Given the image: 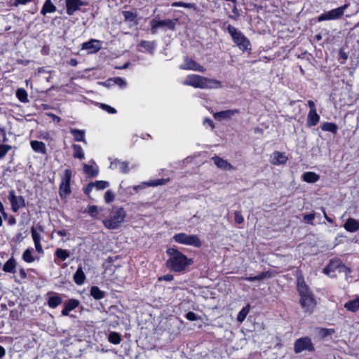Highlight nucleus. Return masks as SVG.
<instances>
[{
  "label": "nucleus",
  "mask_w": 359,
  "mask_h": 359,
  "mask_svg": "<svg viewBox=\"0 0 359 359\" xmlns=\"http://www.w3.org/2000/svg\"><path fill=\"white\" fill-rule=\"evenodd\" d=\"M79 305V301L75 299H71L65 303V307L62 311V315L67 316L69 312L75 309Z\"/></svg>",
  "instance_id": "21"
},
{
  "label": "nucleus",
  "mask_w": 359,
  "mask_h": 359,
  "mask_svg": "<svg viewBox=\"0 0 359 359\" xmlns=\"http://www.w3.org/2000/svg\"><path fill=\"white\" fill-rule=\"evenodd\" d=\"M173 279V276L171 274H166L165 276L159 277V280L171 281Z\"/></svg>",
  "instance_id": "55"
},
{
  "label": "nucleus",
  "mask_w": 359,
  "mask_h": 359,
  "mask_svg": "<svg viewBox=\"0 0 359 359\" xmlns=\"http://www.w3.org/2000/svg\"><path fill=\"white\" fill-rule=\"evenodd\" d=\"M143 47L144 48H146V50H148L149 53H153L154 46H143Z\"/></svg>",
  "instance_id": "64"
},
{
  "label": "nucleus",
  "mask_w": 359,
  "mask_h": 359,
  "mask_svg": "<svg viewBox=\"0 0 359 359\" xmlns=\"http://www.w3.org/2000/svg\"><path fill=\"white\" fill-rule=\"evenodd\" d=\"M100 107L101 109H102L103 110H104L105 111H107L109 114H113L116 113V110L114 107H112L108 104H100Z\"/></svg>",
  "instance_id": "48"
},
{
  "label": "nucleus",
  "mask_w": 359,
  "mask_h": 359,
  "mask_svg": "<svg viewBox=\"0 0 359 359\" xmlns=\"http://www.w3.org/2000/svg\"><path fill=\"white\" fill-rule=\"evenodd\" d=\"M239 113V110L234 109H228L219 112H216L213 114L214 118L219 121H222L223 120H228L231 118L233 116L237 115Z\"/></svg>",
  "instance_id": "15"
},
{
  "label": "nucleus",
  "mask_w": 359,
  "mask_h": 359,
  "mask_svg": "<svg viewBox=\"0 0 359 359\" xmlns=\"http://www.w3.org/2000/svg\"><path fill=\"white\" fill-rule=\"evenodd\" d=\"M297 290L302 306L306 311L311 312L316 306V301L302 278L299 277L297 279Z\"/></svg>",
  "instance_id": "3"
},
{
  "label": "nucleus",
  "mask_w": 359,
  "mask_h": 359,
  "mask_svg": "<svg viewBox=\"0 0 359 359\" xmlns=\"http://www.w3.org/2000/svg\"><path fill=\"white\" fill-rule=\"evenodd\" d=\"M11 147L9 146L1 145V156L5 154Z\"/></svg>",
  "instance_id": "57"
},
{
  "label": "nucleus",
  "mask_w": 359,
  "mask_h": 359,
  "mask_svg": "<svg viewBox=\"0 0 359 359\" xmlns=\"http://www.w3.org/2000/svg\"><path fill=\"white\" fill-rule=\"evenodd\" d=\"M72 172L70 170H65L61 178L59 194L62 198H67L71 194L70 180Z\"/></svg>",
  "instance_id": "8"
},
{
  "label": "nucleus",
  "mask_w": 359,
  "mask_h": 359,
  "mask_svg": "<svg viewBox=\"0 0 359 359\" xmlns=\"http://www.w3.org/2000/svg\"><path fill=\"white\" fill-rule=\"evenodd\" d=\"M57 234L60 236H67V231L65 230H59L57 231Z\"/></svg>",
  "instance_id": "60"
},
{
  "label": "nucleus",
  "mask_w": 359,
  "mask_h": 359,
  "mask_svg": "<svg viewBox=\"0 0 359 359\" xmlns=\"http://www.w3.org/2000/svg\"><path fill=\"white\" fill-rule=\"evenodd\" d=\"M180 68L184 69H190L194 71L203 72V67L195 62L191 59L186 57L184 62L180 65Z\"/></svg>",
  "instance_id": "20"
},
{
  "label": "nucleus",
  "mask_w": 359,
  "mask_h": 359,
  "mask_svg": "<svg viewBox=\"0 0 359 359\" xmlns=\"http://www.w3.org/2000/svg\"><path fill=\"white\" fill-rule=\"evenodd\" d=\"M173 241L179 244L201 248L202 241L196 234H188L186 233H176L172 237Z\"/></svg>",
  "instance_id": "6"
},
{
  "label": "nucleus",
  "mask_w": 359,
  "mask_h": 359,
  "mask_svg": "<svg viewBox=\"0 0 359 359\" xmlns=\"http://www.w3.org/2000/svg\"><path fill=\"white\" fill-rule=\"evenodd\" d=\"M16 97L22 103H27L29 102L27 93L23 88H18L16 90Z\"/></svg>",
  "instance_id": "38"
},
{
  "label": "nucleus",
  "mask_w": 359,
  "mask_h": 359,
  "mask_svg": "<svg viewBox=\"0 0 359 359\" xmlns=\"http://www.w3.org/2000/svg\"><path fill=\"white\" fill-rule=\"evenodd\" d=\"M184 85L190 86L196 88L217 89L222 87L219 81L208 79L196 74L188 76L182 82Z\"/></svg>",
  "instance_id": "2"
},
{
  "label": "nucleus",
  "mask_w": 359,
  "mask_h": 359,
  "mask_svg": "<svg viewBox=\"0 0 359 359\" xmlns=\"http://www.w3.org/2000/svg\"><path fill=\"white\" fill-rule=\"evenodd\" d=\"M177 20L164 19L161 20L158 16L154 18L150 21L151 30L153 34L158 31L166 32L168 30H175Z\"/></svg>",
  "instance_id": "5"
},
{
  "label": "nucleus",
  "mask_w": 359,
  "mask_h": 359,
  "mask_svg": "<svg viewBox=\"0 0 359 359\" xmlns=\"http://www.w3.org/2000/svg\"><path fill=\"white\" fill-rule=\"evenodd\" d=\"M62 302V299L60 294L52 293L48 300V305L50 308L55 309Z\"/></svg>",
  "instance_id": "23"
},
{
  "label": "nucleus",
  "mask_w": 359,
  "mask_h": 359,
  "mask_svg": "<svg viewBox=\"0 0 359 359\" xmlns=\"http://www.w3.org/2000/svg\"><path fill=\"white\" fill-rule=\"evenodd\" d=\"M100 50L97 46H81L78 53L82 56L90 53H97Z\"/></svg>",
  "instance_id": "34"
},
{
  "label": "nucleus",
  "mask_w": 359,
  "mask_h": 359,
  "mask_svg": "<svg viewBox=\"0 0 359 359\" xmlns=\"http://www.w3.org/2000/svg\"><path fill=\"white\" fill-rule=\"evenodd\" d=\"M193 4H189V3H184V2H181V1H176V2H173L172 4V7H185V8H191L193 7Z\"/></svg>",
  "instance_id": "49"
},
{
  "label": "nucleus",
  "mask_w": 359,
  "mask_h": 359,
  "mask_svg": "<svg viewBox=\"0 0 359 359\" xmlns=\"http://www.w3.org/2000/svg\"><path fill=\"white\" fill-rule=\"evenodd\" d=\"M314 346L309 337H303L297 339L294 344V351L301 353L304 351H313Z\"/></svg>",
  "instance_id": "11"
},
{
  "label": "nucleus",
  "mask_w": 359,
  "mask_h": 359,
  "mask_svg": "<svg viewBox=\"0 0 359 359\" xmlns=\"http://www.w3.org/2000/svg\"><path fill=\"white\" fill-rule=\"evenodd\" d=\"M67 13L69 15H73L76 11H79L82 6L86 5V3L82 0H65Z\"/></svg>",
  "instance_id": "14"
},
{
  "label": "nucleus",
  "mask_w": 359,
  "mask_h": 359,
  "mask_svg": "<svg viewBox=\"0 0 359 359\" xmlns=\"http://www.w3.org/2000/svg\"><path fill=\"white\" fill-rule=\"evenodd\" d=\"M321 129L323 131H329L335 134L338 130V126L334 123L325 122L322 124Z\"/></svg>",
  "instance_id": "35"
},
{
  "label": "nucleus",
  "mask_w": 359,
  "mask_h": 359,
  "mask_svg": "<svg viewBox=\"0 0 359 359\" xmlns=\"http://www.w3.org/2000/svg\"><path fill=\"white\" fill-rule=\"evenodd\" d=\"M86 279L85 273L81 267H79L74 275V280L78 285L83 284Z\"/></svg>",
  "instance_id": "29"
},
{
  "label": "nucleus",
  "mask_w": 359,
  "mask_h": 359,
  "mask_svg": "<svg viewBox=\"0 0 359 359\" xmlns=\"http://www.w3.org/2000/svg\"><path fill=\"white\" fill-rule=\"evenodd\" d=\"M203 124L204 125H208L209 126L211 127V128H214V124H213V122L212 121L211 119L208 118H205L203 121Z\"/></svg>",
  "instance_id": "56"
},
{
  "label": "nucleus",
  "mask_w": 359,
  "mask_h": 359,
  "mask_svg": "<svg viewBox=\"0 0 359 359\" xmlns=\"http://www.w3.org/2000/svg\"><path fill=\"white\" fill-rule=\"evenodd\" d=\"M109 168L111 170H118L123 173H127L129 171L128 163L121 161L118 159H114L111 161Z\"/></svg>",
  "instance_id": "19"
},
{
  "label": "nucleus",
  "mask_w": 359,
  "mask_h": 359,
  "mask_svg": "<svg viewBox=\"0 0 359 359\" xmlns=\"http://www.w3.org/2000/svg\"><path fill=\"white\" fill-rule=\"evenodd\" d=\"M108 339L110 343L115 345L119 344L121 341L120 334L116 332H110L108 337Z\"/></svg>",
  "instance_id": "43"
},
{
  "label": "nucleus",
  "mask_w": 359,
  "mask_h": 359,
  "mask_svg": "<svg viewBox=\"0 0 359 359\" xmlns=\"http://www.w3.org/2000/svg\"><path fill=\"white\" fill-rule=\"evenodd\" d=\"M168 255L166 265L168 269L175 272H180L193 264V260L179 250L170 248L166 251Z\"/></svg>",
  "instance_id": "1"
},
{
  "label": "nucleus",
  "mask_w": 359,
  "mask_h": 359,
  "mask_svg": "<svg viewBox=\"0 0 359 359\" xmlns=\"http://www.w3.org/2000/svg\"><path fill=\"white\" fill-rule=\"evenodd\" d=\"M34 250L32 248H27L22 254V258L27 263H32L34 262L35 258L33 255Z\"/></svg>",
  "instance_id": "32"
},
{
  "label": "nucleus",
  "mask_w": 359,
  "mask_h": 359,
  "mask_svg": "<svg viewBox=\"0 0 359 359\" xmlns=\"http://www.w3.org/2000/svg\"><path fill=\"white\" fill-rule=\"evenodd\" d=\"M314 219H315V215L313 213L306 214V215H304V220L310 224H313V221Z\"/></svg>",
  "instance_id": "52"
},
{
  "label": "nucleus",
  "mask_w": 359,
  "mask_h": 359,
  "mask_svg": "<svg viewBox=\"0 0 359 359\" xmlns=\"http://www.w3.org/2000/svg\"><path fill=\"white\" fill-rule=\"evenodd\" d=\"M91 296L97 300L101 299L104 297V292L100 290L98 287L93 286L90 289Z\"/></svg>",
  "instance_id": "40"
},
{
  "label": "nucleus",
  "mask_w": 359,
  "mask_h": 359,
  "mask_svg": "<svg viewBox=\"0 0 359 359\" xmlns=\"http://www.w3.org/2000/svg\"><path fill=\"white\" fill-rule=\"evenodd\" d=\"M323 214H324V217H325V218L326 219V220H327L328 222H330V223H333V220H332V219H331L330 217H329L327 215V214H326V212H325V211L324 210H323Z\"/></svg>",
  "instance_id": "62"
},
{
  "label": "nucleus",
  "mask_w": 359,
  "mask_h": 359,
  "mask_svg": "<svg viewBox=\"0 0 359 359\" xmlns=\"http://www.w3.org/2000/svg\"><path fill=\"white\" fill-rule=\"evenodd\" d=\"M227 29L236 45H248L250 43L243 33L236 27L229 25Z\"/></svg>",
  "instance_id": "10"
},
{
  "label": "nucleus",
  "mask_w": 359,
  "mask_h": 359,
  "mask_svg": "<svg viewBox=\"0 0 359 359\" xmlns=\"http://www.w3.org/2000/svg\"><path fill=\"white\" fill-rule=\"evenodd\" d=\"M340 56L344 60H346L347 59V57H348L346 53L345 52H344L342 50L340 51Z\"/></svg>",
  "instance_id": "63"
},
{
  "label": "nucleus",
  "mask_w": 359,
  "mask_h": 359,
  "mask_svg": "<svg viewBox=\"0 0 359 359\" xmlns=\"http://www.w3.org/2000/svg\"><path fill=\"white\" fill-rule=\"evenodd\" d=\"M214 164L219 169L223 170H233V166L227 161L219 156H214L212 158Z\"/></svg>",
  "instance_id": "17"
},
{
  "label": "nucleus",
  "mask_w": 359,
  "mask_h": 359,
  "mask_svg": "<svg viewBox=\"0 0 359 359\" xmlns=\"http://www.w3.org/2000/svg\"><path fill=\"white\" fill-rule=\"evenodd\" d=\"M126 217V212L123 208L114 209L107 219L102 220L103 225L108 229L114 230L121 227Z\"/></svg>",
  "instance_id": "4"
},
{
  "label": "nucleus",
  "mask_w": 359,
  "mask_h": 359,
  "mask_svg": "<svg viewBox=\"0 0 359 359\" xmlns=\"http://www.w3.org/2000/svg\"><path fill=\"white\" fill-rule=\"evenodd\" d=\"M55 255L61 261H65L69 257L68 251L67 250H63L61 248H58L56 250Z\"/></svg>",
  "instance_id": "44"
},
{
  "label": "nucleus",
  "mask_w": 359,
  "mask_h": 359,
  "mask_svg": "<svg viewBox=\"0 0 359 359\" xmlns=\"http://www.w3.org/2000/svg\"><path fill=\"white\" fill-rule=\"evenodd\" d=\"M114 199V194L111 191H107L104 194V200L106 203H111Z\"/></svg>",
  "instance_id": "51"
},
{
  "label": "nucleus",
  "mask_w": 359,
  "mask_h": 359,
  "mask_svg": "<svg viewBox=\"0 0 359 359\" xmlns=\"http://www.w3.org/2000/svg\"><path fill=\"white\" fill-rule=\"evenodd\" d=\"M48 116H50L53 118V120L56 121L57 122H59L60 121V118L53 114H48Z\"/></svg>",
  "instance_id": "61"
},
{
  "label": "nucleus",
  "mask_w": 359,
  "mask_h": 359,
  "mask_svg": "<svg viewBox=\"0 0 359 359\" xmlns=\"http://www.w3.org/2000/svg\"><path fill=\"white\" fill-rule=\"evenodd\" d=\"M323 272L330 276H335V273H344L347 277L348 274L351 272V269L343 264L339 260H332L328 266L324 269Z\"/></svg>",
  "instance_id": "7"
},
{
  "label": "nucleus",
  "mask_w": 359,
  "mask_h": 359,
  "mask_svg": "<svg viewBox=\"0 0 359 359\" xmlns=\"http://www.w3.org/2000/svg\"><path fill=\"white\" fill-rule=\"evenodd\" d=\"M9 200L14 212H17L19 209L25 206L24 198L20 196H15L13 191L10 193Z\"/></svg>",
  "instance_id": "18"
},
{
  "label": "nucleus",
  "mask_w": 359,
  "mask_h": 359,
  "mask_svg": "<svg viewBox=\"0 0 359 359\" xmlns=\"http://www.w3.org/2000/svg\"><path fill=\"white\" fill-rule=\"evenodd\" d=\"M250 310V304H248L245 307H243L237 316V321L239 322L240 323H243L245 319L246 316H248V314L249 313Z\"/></svg>",
  "instance_id": "37"
},
{
  "label": "nucleus",
  "mask_w": 359,
  "mask_h": 359,
  "mask_svg": "<svg viewBox=\"0 0 359 359\" xmlns=\"http://www.w3.org/2000/svg\"><path fill=\"white\" fill-rule=\"evenodd\" d=\"M83 171L86 174L91 177L97 176L99 172L97 168L86 163L83 164Z\"/></svg>",
  "instance_id": "36"
},
{
  "label": "nucleus",
  "mask_w": 359,
  "mask_h": 359,
  "mask_svg": "<svg viewBox=\"0 0 359 359\" xmlns=\"http://www.w3.org/2000/svg\"><path fill=\"white\" fill-rule=\"evenodd\" d=\"M308 105L310 107V110L309 111L316 110V105H315V103H314L313 101L309 100L308 101Z\"/></svg>",
  "instance_id": "59"
},
{
  "label": "nucleus",
  "mask_w": 359,
  "mask_h": 359,
  "mask_svg": "<svg viewBox=\"0 0 359 359\" xmlns=\"http://www.w3.org/2000/svg\"><path fill=\"white\" fill-rule=\"evenodd\" d=\"M288 156L285 152L274 151L269 156V162L273 165H284L288 161Z\"/></svg>",
  "instance_id": "12"
},
{
  "label": "nucleus",
  "mask_w": 359,
  "mask_h": 359,
  "mask_svg": "<svg viewBox=\"0 0 359 359\" xmlns=\"http://www.w3.org/2000/svg\"><path fill=\"white\" fill-rule=\"evenodd\" d=\"M234 219L236 224H242L244 222V218L239 211L234 212Z\"/></svg>",
  "instance_id": "50"
},
{
  "label": "nucleus",
  "mask_w": 359,
  "mask_h": 359,
  "mask_svg": "<svg viewBox=\"0 0 359 359\" xmlns=\"http://www.w3.org/2000/svg\"><path fill=\"white\" fill-rule=\"evenodd\" d=\"M334 333V329H325V328H323V329H320L319 330L318 334L321 337H327L329 335H332Z\"/></svg>",
  "instance_id": "47"
},
{
  "label": "nucleus",
  "mask_w": 359,
  "mask_h": 359,
  "mask_svg": "<svg viewBox=\"0 0 359 359\" xmlns=\"http://www.w3.org/2000/svg\"><path fill=\"white\" fill-rule=\"evenodd\" d=\"M30 144H31L32 149L34 151L40 153V154H43L46 153V147L43 142L36 141V140H33L30 142Z\"/></svg>",
  "instance_id": "26"
},
{
  "label": "nucleus",
  "mask_w": 359,
  "mask_h": 359,
  "mask_svg": "<svg viewBox=\"0 0 359 359\" xmlns=\"http://www.w3.org/2000/svg\"><path fill=\"white\" fill-rule=\"evenodd\" d=\"M302 180L308 183H314L318 181L320 176L314 172H306L302 176Z\"/></svg>",
  "instance_id": "27"
},
{
  "label": "nucleus",
  "mask_w": 359,
  "mask_h": 359,
  "mask_svg": "<svg viewBox=\"0 0 359 359\" xmlns=\"http://www.w3.org/2000/svg\"><path fill=\"white\" fill-rule=\"evenodd\" d=\"M169 181L168 179H157L152 180L148 182H142L141 184L135 186L133 189L135 191H138L140 189H142L146 187H157L165 184Z\"/></svg>",
  "instance_id": "16"
},
{
  "label": "nucleus",
  "mask_w": 359,
  "mask_h": 359,
  "mask_svg": "<svg viewBox=\"0 0 359 359\" xmlns=\"http://www.w3.org/2000/svg\"><path fill=\"white\" fill-rule=\"evenodd\" d=\"M15 261L13 259H10L6 262L3 269L6 272L13 273L15 271Z\"/></svg>",
  "instance_id": "42"
},
{
  "label": "nucleus",
  "mask_w": 359,
  "mask_h": 359,
  "mask_svg": "<svg viewBox=\"0 0 359 359\" xmlns=\"http://www.w3.org/2000/svg\"><path fill=\"white\" fill-rule=\"evenodd\" d=\"M56 11V7L51 0H46L43 4L41 13L46 15L47 13H53Z\"/></svg>",
  "instance_id": "25"
},
{
  "label": "nucleus",
  "mask_w": 359,
  "mask_h": 359,
  "mask_svg": "<svg viewBox=\"0 0 359 359\" xmlns=\"http://www.w3.org/2000/svg\"><path fill=\"white\" fill-rule=\"evenodd\" d=\"M11 147L9 146L1 145V156L5 154Z\"/></svg>",
  "instance_id": "58"
},
{
  "label": "nucleus",
  "mask_w": 359,
  "mask_h": 359,
  "mask_svg": "<svg viewBox=\"0 0 359 359\" xmlns=\"http://www.w3.org/2000/svg\"><path fill=\"white\" fill-rule=\"evenodd\" d=\"M344 227L348 232H355L359 230V222L355 219L349 218L345 222Z\"/></svg>",
  "instance_id": "22"
},
{
  "label": "nucleus",
  "mask_w": 359,
  "mask_h": 359,
  "mask_svg": "<svg viewBox=\"0 0 359 359\" xmlns=\"http://www.w3.org/2000/svg\"><path fill=\"white\" fill-rule=\"evenodd\" d=\"M114 84L119 86L121 87V88H123L126 86L125 81L120 77H114V78L109 79L107 81V86H111V85H114Z\"/></svg>",
  "instance_id": "39"
},
{
  "label": "nucleus",
  "mask_w": 359,
  "mask_h": 359,
  "mask_svg": "<svg viewBox=\"0 0 359 359\" xmlns=\"http://www.w3.org/2000/svg\"><path fill=\"white\" fill-rule=\"evenodd\" d=\"M103 210L102 207L96 205H90L86 209V212L94 219H99V214Z\"/></svg>",
  "instance_id": "31"
},
{
  "label": "nucleus",
  "mask_w": 359,
  "mask_h": 359,
  "mask_svg": "<svg viewBox=\"0 0 359 359\" xmlns=\"http://www.w3.org/2000/svg\"><path fill=\"white\" fill-rule=\"evenodd\" d=\"M43 232L42 226L32 227L31 230L32 237L35 245L36 250L41 254L43 253V247L41 244V233Z\"/></svg>",
  "instance_id": "13"
},
{
  "label": "nucleus",
  "mask_w": 359,
  "mask_h": 359,
  "mask_svg": "<svg viewBox=\"0 0 359 359\" xmlns=\"http://www.w3.org/2000/svg\"><path fill=\"white\" fill-rule=\"evenodd\" d=\"M320 120V116L316 110L309 111L307 116V125L309 126H316Z\"/></svg>",
  "instance_id": "28"
},
{
  "label": "nucleus",
  "mask_w": 359,
  "mask_h": 359,
  "mask_svg": "<svg viewBox=\"0 0 359 359\" xmlns=\"http://www.w3.org/2000/svg\"><path fill=\"white\" fill-rule=\"evenodd\" d=\"M267 277H268V273L264 272V273H262L261 274H259L258 276L248 277V278H245V279L247 280H249V281H255V280H262Z\"/></svg>",
  "instance_id": "46"
},
{
  "label": "nucleus",
  "mask_w": 359,
  "mask_h": 359,
  "mask_svg": "<svg viewBox=\"0 0 359 359\" xmlns=\"http://www.w3.org/2000/svg\"><path fill=\"white\" fill-rule=\"evenodd\" d=\"M344 308L348 311L357 312L359 310V296L345 303Z\"/></svg>",
  "instance_id": "24"
},
{
  "label": "nucleus",
  "mask_w": 359,
  "mask_h": 359,
  "mask_svg": "<svg viewBox=\"0 0 359 359\" xmlns=\"http://www.w3.org/2000/svg\"><path fill=\"white\" fill-rule=\"evenodd\" d=\"M70 133L74 136L75 141L86 142L85 131L83 130L72 128Z\"/></svg>",
  "instance_id": "30"
},
{
  "label": "nucleus",
  "mask_w": 359,
  "mask_h": 359,
  "mask_svg": "<svg viewBox=\"0 0 359 359\" xmlns=\"http://www.w3.org/2000/svg\"><path fill=\"white\" fill-rule=\"evenodd\" d=\"M95 187V185H94V183L92 182V183H89L83 189L84 191V193L87 195H88L93 189V188Z\"/></svg>",
  "instance_id": "54"
},
{
  "label": "nucleus",
  "mask_w": 359,
  "mask_h": 359,
  "mask_svg": "<svg viewBox=\"0 0 359 359\" xmlns=\"http://www.w3.org/2000/svg\"><path fill=\"white\" fill-rule=\"evenodd\" d=\"M349 6V4H346L344 6L332 9L327 13H324L318 16V21L321 22L323 20H332L340 18L343 15L346 8Z\"/></svg>",
  "instance_id": "9"
},
{
  "label": "nucleus",
  "mask_w": 359,
  "mask_h": 359,
  "mask_svg": "<svg viewBox=\"0 0 359 359\" xmlns=\"http://www.w3.org/2000/svg\"><path fill=\"white\" fill-rule=\"evenodd\" d=\"M73 148V156L74 158L83 159L85 157L84 152L81 146L78 144H74Z\"/></svg>",
  "instance_id": "41"
},
{
  "label": "nucleus",
  "mask_w": 359,
  "mask_h": 359,
  "mask_svg": "<svg viewBox=\"0 0 359 359\" xmlns=\"http://www.w3.org/2000/svg\"><path fill=\"white\" fill-rule=\"evenodd\" d=\"M186 318L187 319H188L189 320H191V321H195L196 320L198 319V316H196V313H194V312L192 311H189L188 312L187 314H186Z\"/></svg>",
  "instance_id": "53"
},
{
  "label": "nucleus",
  "mask_w": 359,
  "mask_h": 359,
  "mask_svg": "<svg viewBox=\"0 0 359 359\" xmlns=\"http://www.w3.org/2000/svg\"><path fill=\"white\" fill-rule=\"evenodd\" d=\"M94 183L95 187L97 190H103L109 186V183L107 181H96Z\"/></svg>",
  "instance_id": "45"
},
{
  "label": "nucleus",
  "mask_w": 359,
  "mask_h": 359,
  "mask_svg": "<svg viewBox=\"0 0 359 359\" xmlns=\"http://www.w3.org/2000/svg\"><path fill=\"white\" fill-rule=\"evenodd\" d=\"M123 15L126 21L136 23L137 12L135 11H123Z\"/></svg>",
  "instance_id": "33"
}]
</instances>
